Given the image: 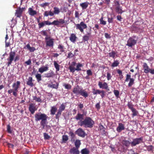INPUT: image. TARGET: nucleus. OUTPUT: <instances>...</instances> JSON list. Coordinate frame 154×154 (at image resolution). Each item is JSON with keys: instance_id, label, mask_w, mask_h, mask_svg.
<instances>
[{"instance_id": "obj_1", "label": "nucleus", "mask_w": 154, "mask_h": 154, "mask_svg": "<svg viewBox=\"0 0 154 154\" xmlns=\"http://www.w3.org/2000/svg\"><path fill=\"white\" fill-rule=\"evenodd\" d=\"M35 120L38 122L41 120L40 124L42 129H44L46 125L47 124V119L48 117L47 115L44 113L38 112L35 115Z\"/></svg>"}, {"instance_id": "obj_2", "label": "nucleus", "mask_w": 154, "mask_h": 154, "mask_svg": "<svg viewBox=\"0 0 154 154\" xmlns=\"http://www.w3.org/2000/svg\"><path fill=\"white\" fill-rule=\"evenodd\" d=\"M78 124L81 126H83L85 128H92L94 124V121L91 118L86 117L83 120H80Z\"/></svg>"}, {"instance_id": "obj_3", "label": "nucleus", "mask_w": 154, "mask_h": 154, "mask_svg": "<svg viewBox=\"0 0 154 154\" xmlns=\"http://www.w3.org/2000/svg\"><path fill=\"white\" fill-rule=\"evenodd\" d=\"M20 56L18 54H16L15 51H11L9 54V56L7 59L8 62L7 64L8 66L11 65L12 62H16L20 60Z\"/></svg>"}, {"instance_id": "obj_4", "label": "nucleus", "mask_w": 154, "mask_h": 154, "mask_svg": "<svg viewBox=\"0 0 154 154\" xmlns=\"http://www.w3.org/2000/svg\"><path fill=\"white\" fill-rule=\"evenodd\" d=\"M20 82L19 81H17L16 83H13L12 87L13 89H10L8 91L9 94L13 93V95L15 97H17V93L18 92V89L20 88Z\"/></svg>"}, {"instance_id": "obj_5", "label": "nucleus", "mask_w": 154, "mask_h": 154, "mask_svg": "<svg viewBox=\"0 0 154 154\" xmlns=\"http://www.w3.org/2000/svg\"><path fill=\"white\" fill-rule=\"evenodd\" d=\"M72 92L76 95H80L85 98H86L88 96L87 92L82 88H80L78 85L73 88Z\"/></svg>"}, {"instance_id": "obj_6", "label": "nucleus", "mask_w": 154, "mask_h": 154, "mask_svg": "<svg viewBox=\"0 0 154 154\" xmlns=\"http://www.w3.org/2000/svg\"><path fill=\"white\" fill-rule=\"evenodd\" d=\"M44 22L45 24L48 25H53L56 26L63 25L65 23L64 20L62 19H60L58 20H55L52 23L48 21H44Z\"/></svg>"}, {"instance_id": "obj_7", "label": "nucleus", "mask_w": 154, "mask_h": 154, "mask_svg": "<svg viewBox=\"0 0 154 154\" xmlns=\"http://www.w3.org/2000/svg\"><path fill=\"white\" fill-rule=\"evenodd\" d=\"M76 29L79 30L81 32L83 33L84 30L86 29L87 26L84 22H81L79 24H75Z\"/></svg>"}, {"instance_id": "obj_8", "label": "nucleus", "mask_w": 154, "mask_h": 154, "mask_svg": "<svg viewBox=\"0 0 154 154\" xmlns=\"http://www.w3.org/2000/svg\"><path fill=\"white\" fill-rule=\"evenodd\" d=\"M131 73H129L126 75V79H125V82H129L128 84V86L129 87H131L132 85L134 84L135 79L133 78H131Z\"/></svg>"}, {"instance_id": "obj_9", "label": "nucleus", "mask_w": 154, "mask_h": 154, "mask_svg": "<svg viewBox=\"0 0 154 154\" xmlns=\"http://www.w3.org/2000/svg\"><path fill=\"white\" fill-rule=\"evenodd\" d=\"M143 67L144 69V72L145 73L147 74L150 72L152 74H154V69H149L146 63H143Z\"/></svg>"}, {"instance_id": "obj_10", "label": "nucleus", "mask_w": 154, "mask_h": 154, "mask_svg": "<svg viewBox=\"0 0 154 154\" xmlns=\"http://www.w3.org/2000/svg\"><path fill=\"white\" fill-rule=\"evenodd\" d=\"M45 40L46 42V46L52 47L54 45V40L53 38H51L50 37H46Z\"/></svg>"}, {"instance_id": "obj_11", "label": "nucleus", "mask_w": 154, "mask_h": 154, "mask_svg": "<svg viewBox=\"0 0 154 154\" xmlns=\"http://www.w3.org/2000/svg\"><path fill=\"white\" fill-rule=\"evenodd\" d=\"M137 41L132 37H130L128 40L126 45L129 47H132L137 43Z\"/></svg>"}, {"instance_id": "obj_12", "label": "nucleus", "mask_w": 154, "mask_h": 154, "mask_svg": "<svg viewBox=\"0 0 154 154\" xmlns=\"http://www.w3.org/2000/svg\"><path fill=\"white\" fill-rule=\"evenodd\" d=\"M143 140V138L140 137L139 138L134 139L132 142H131V146H135L137 144L141 143Z\"/></svg>"}, {"instance_id": "obj_13", "label": "nucleus", "mask_w": 154, "mask_h": 154, "mask_svg": "<svg viewBox=\"0 0 154 154\" xmlns=\"http://www.w3.org/2000/svg\"><path fill=\"white\" fill-rule=\"evenodd\" d=\"M93 94H100L102 98H103L105 96V92L103 90L100 91L99 90H96L94 88L93 89Z\"/></svg>"}, {"instance_id": "obj_14", "label": "nucleus", "mask_w": 154, "mask_h": 154, "mask_svg": "<svg viewBox=\"0 0 154 154\" xmlns=\"http://www.w3.org/2000/svg\"><path fill=\"white\" fill-rule=\"evenodd\" d=\"M76 134H77L79 136L82 137H84L86 135L85 132L84 131L82 128L78 129L75 132Z\"/></svg>"}, {"instance_id": "obj_15", "label": "nucleus", "mask_w": 154, "mask_h": 154, "mask_svg": "<svg viewBox=\"0 0 154 154\" xmlns=\"http://www.w3.org/2000/svg\"><path fill=\"white\" fill-rule=\"evenodd\" d=\"M25 9L24 8H19L16 10L15 15L17 17H20L21 16L22 12Z\"/></svg>"}, {"instance_id": "obj_16", "label": "nucleus", "mask_w": 154, "mask_h": 154, "mask_svg": "<svg viewBox=\"0 0 154 154\" xmlns=\"http://www.w3.org/2000/svg\"><path fill=\"white\" fill-rule=\"evenodd\" d=\"M29 110L32 114H33L35 110H36L35 104L33 103H30L29 106Z\"/></svg>"}, {"instance_id": "obj_17", "label": "nucleus", "mask_w": 154, "mask_h": 154, "mask_svg": "<svg viewBox=\"0 0 154 154\" xmlns=\"http://www.w3.org/2000/svg\"><path fill=\"white\" fill-rule=\"evenodd\" d=\"M91 29H90L89 32H87V34L84 35L82 38V41L84 42H88L89 39L90 35H91Z\"/></svg>"}, {"instance_id": "obj_18", "label": "nucleus", "mask_w": 154, "mask_h": 154, "mask_svg": "<svg viewBox=\"0 0 154 154\" xmlns=\"http://www.w3.org/2000/svg\"><path fill=\"white\" fill-rule=\"evenodd\" d=\"M68 134L70 137L71 141L72 142H74L76 139V136L73 131L72 130H70Z\"/></svg>"}, {"instance_id": "obj_19", "label": "nucleus", "mask_w": 154, "mask_h": 154, "mask_svg": "<svg viewBox=\"0 0 154 154\" xmlns=\"http://www.w3.org/2000/svg\"><path fill=\"white\" fill-rule=\"evenodd\" d=\"M98 85L100 88L107 89L108 88L107 84L106 82H104L103 83L102 82H99Z\"/></svg>"}, {"instance_id": "obj_20", "label": "nucleus", "mask_w": 154, "mask_h": 154, "mask_svg": "<svg viewBox=\"0 0 154 154\" xmlns=\"http://www.w3.org/2000/svg\"><path fill=\"white\" fill-rule=\"evenodd\" d=\"M76 64V62H72L71 63V65L69 67V69L70 70V72L73 73H74L75 72V66Z\"/></svg>"}, {"instance_id": "obj_21", "label": "nucleus", "mask_w": 154, "mask_h": 154, "mask_svg": "<svg viewBox=\"0 0 154 154\" xmlns=\"http://www.w3.org/2000/svg\"><path fill=\"white\" fill-rule=\"evenodd\" d=\"M125 129L124 125L122 123H119L118 126L116 128V131L118 132H120Z\"/></svg>"}, {"instance_id": "obj_22", "label": "nucleus", "mask_w": 154, "mask_h": 154, "mask_svg": "<svg viewBox=\"0 0 154 154\" xmlns=\"http://www.w3.org/2000/svg\"><path fill=\"white\" fill-rule=\"evenodd\" d=\"M117 4L116 5V7L115 8L116 11L117 13L119 14H122L123 12L122 9L120 7L119 3L117 1L116 2Z\"/></svg>"}, {"instance_id": "obj_23", "label": "nucleus", "mask_w": 154, "mask_h": 154, "mask_svg": "<svg viewBox=\"0 0 154 154\" xmlns=\"http://www.w3.org/2000/svg\"><path fill=\"white\" fill-rule=\"evenodd\" d=\"M70 40L73 43H75L76 41L77 37L75 34L72 33L69 37Z\"/></svg>"}, {"instance_id": "obj_24", "label": "nucleus", "mask_w": 154, "mask_h": 154, "mask_svg": "<svg viewBox=\"0 0 154 154\" xmlns=\"http://www.w3.org/2000/svg\"><path fill=\"white\" fill-rule=\"evenodd\" d=\"M78 149L76 147H73L70 149L69 152L71 154H79L80 152L78 150Z\"/></svg>"}, {"instance_id": "obj_25", "label": "nucleus", "mask_w": 154, "mask_h": 154, "mask_svg": "<svg viewBox=\"0 0 154 154\" xmlns=\"http://www.w3.org/2000/svg\"><path fill=\"white\" fill-rule=\"evenodd\" d=\"M121 143L123 146L126 147H128L131 144V142L129 141L124 139L122 140Z\"/></svg>"}, {"instance_id": "obj_26", "label": "nucleus", "mask_w": 154, "mask_h": 154, "mask_svg": "<svg viewBox=\"0 0 154 154\" xmlns=\"http://www.w3.org/2000/svg\"><path fill=\"white\" fill-rule=\"evenodd\" d=\"M89 3L88 2H85L80 4V6L82 7V10L86 9L88 7Z\"/></svg>"}, {"instance_id": "obj_27", "label": "nucleus", "mask_w": 154, "mask_h": 154, "mask_svg": "<svg viewBox=\"0 0 154 154\" xmlns=\"http://www.w3.org/2000/svg\"><path fill=\"white\" fill-rule=\"evenodd\" d=\"M131 28L133 31L135 32H138L140 30H142V28H140L137 26H135L134 24H132L131 26Z\"/></svg>"}, {"instance_id": "obj_28", "label": "nucleus", "mask_w": 154, "mask_h": 154, "mask_svg": "<svg viewBox=\"0 0 154 154\" xmlns=\"http://www.w3.org/2000/svg\"><path fill=\"white\" fill-rule=\"evenodd\" d=\"M28 13L30 15L33 16L37 14V12L36 11L33 10L32 8H30L28 9Z\"/></svg>"}, {"instance_id": "obj_29", "label": "nucleus", "mask_w": 154, "mask_h": 154, "mask_svg": "<svg viewBox=\"0 0 154 154\" xmlns=\"http://www.w3.org/2000/svg\"><path fill=\"white\" fill-rule=\"evenodd\" d=\"M44 17H48V16H53L54 15V14L53 12L51 11H45L44 14Z\"/></svg>"}, {"instance_id": "obj_30", "label": "nucleus", "mask_w": 154, "mask_h": 154, "mask_svg": "<svg viewBox=\"0 0 154 154\" xmlns=\"http://www.w3.org/2000/svg\"><path fill=\"white\" fill-rule=\"evenodd\" d=\"M32 77H30L29 78L28 81L27 82L26 84L30 87H32L34 86V84L32 82Z\"/></svg>"}, {"instance_id": "obj_31", "label": "nucleus", "mask_w": 154, "mask_h": 154, "mask_svg": "<svg viewBox=\"0 0 154 154\" xmlns=\"http://www.w3.org/2000/svg\"><path fill=\"white\" fill-rule=\"evenodd\" d=\"M66 107L65 103H62L59 107L58 111L62 113V112L65 109Z\"/></svg>"}, {"instance_id": "obj_32", "label": "nucleus", "mask_w": 154, "mask_h": 154, "mask_svg": "<svg viewBox=\"0 0 154 154\" xmlns=\"http://www.w3.org/2000/svg\"><path fill=\"white\" fill-rule=\"evenodd\" d=\"M75 118L77 120H83V114L78 113Z\"/></svg>"}, {"instance_id": "obj_33", "label": "nucleus", "mask_w": 154, "mask_h": 154, "mask_svg": "<svg viewBox=\"0 0 154 154\" xmlns=\"http://www.w3.org/2000/svg\"><path fill=\"white\" fill-rule=\"evenodd\" d=\"M48 70V67L47 66H45L39 68L38 69V71L41 73H42Z\"/></svg>"}, {"instance_id": "obj_34", "label": "nucleus", "mask_w": 154, "mask_h": 154, "mask_svg": "<svg viewBox=\"0 0 154 154\" xmlns=\"http://www.w3.org/2000/svg\"><path fill=\"white\" fill-rule=\"evenodd\" d=\"M54 74L53 71H51L50 73H46L45 74V77L49 78L53 77L54 76Z\"/></svg>"}, {"instance_id": "obj_35", "label": "nucleus", "mask_w": 154, "mask_h": 154, "mask_svg": "<svg viewBox=\"0 0 154 154\" xmlns=\"http://www.w3.org/2000/svg\"><path fill=\"white\" fill-rule=\"evenodd\" d=\"M83 66V65L82 64L80 63H78L76 65V68H75V71H80L82 70L81 67Z\"/></svg>"}, {"instance_id": "obj_36", "label": "nucleus", "mask_w": 154, "mask_h": 154, "mask_svg": "<svg viewBox=\"0 0 154 154\" xmlns=\"http://www.w3.org/2000/svg\"><path fill=\"white\" fill-rule=\"evenodd\" d=\"M143 23L141 21H137L135 22L134 23H133V24L135 25V26H137L142 28V25L143 24Z\"/></svg>"}, {"instance_id": "obj_37", "label": "nucleus", "mask_w": 154, "mask_h": 154, "mask_svg": "<svg viewBox=\"0 0 154 154\" xmlns=\"http://www.w3.org/2000/svg\"><path fill=\"white\" fill-rule=\"evenodd\" d=\"M81 144V143L80 140H76L75 142V145L76 148H79Z\"/></svg>"}, {"instance_id": "obj_38", "label": "nucleus", "mask_w": 154, "mask_h": 154, "mask_svg": "<svg viewBox=\"0 0 154 154\" xmlns=\"http://www.w3.org/2000/svg\"><path fill=\"white\" fill-rule=\"evenodd\" d=\"M57 48L60 50V51L61 52H64L65 51V48L64 46L61 44L58 45Z\"/></svg>"}, {"instance_id": "obj_39", "label": "nucleus", "mask_w": 154, "mask_h": 154, "mask_svg": "<svg viewBox=\"0 0 154 154\" xmlns=\"http://www.w3.org/2000/svg\"><path fill=\"white\" fill-rule=\"evenodd\" d=\"M132 112V117L133 118L134 116H137L138 114V112L136 109L134 108V109L131 110Z\"/></svg>"}, {"instance_id": "obj_40", "label": "nucleus", "mask_w": 154, "mask_h": 154, "mask_svg": "<svg viewBox=\"0 0 154 154\" xmlns=\"http://www.w3.org/2000/svg\"><path fill=\"white\" fill-rule=\"evenodd\" d=\"M119 64V63L118 60H114L113 62L111 65V66L112 67H116L118 66Z\"/></svg>"}, {"instance_id": "obj_41", "label": "nucleus", "mask_w": 154, "mask_h": 154, "mask_svg": "<svg viewBox=\"0 0 154 154\" xmlns=\"http://www.w3.org/2000/svg\"><path fill=\"white\" fill-rule=\"evenodd\" d=\"M54 11L53 13L55 14H58L60 12L59 9L57 7H54Z\"/></svg>"}, {"instance_id": "obj_42", "label": "nucleus", "mask_w": 154, "mask_h": 154, "mask_svg": "<svg viewBox=\"0 0 154 154\" xmlns=\"http://www.w3.org/2000/svg\"><path fill=\"white\" fill-rule=\"evenodd\" d=\"M81 153L82 154H89L90 151L87 148H85L81 150Z\"/></svg>"}, {"instance_id": "obj_43", "label": "nucleus", "mask_w": 154, "mask_h": 154, "mask_svg": "<svg viewBox=\"0 0 154 154\" xmlns=\"http://www.w3.org/2000/svg\"><path fill=\"white\" fill-rule=\"evenodd\" d=\"M57 110V108L56 107L54 106L52 107L51 110V114L53 115L55 114Z\"/></svg>"}, {"instance_id": "obj_44", "label": "nucleus", "mask_w": 154, "mask_h": 154, "mask_svg": "<svg viewBox=\"0 0 154 154\" xmlns=\"http://www.w3.org/2000/svg\"><path fill=\"white\" fill-rule=\"evenodd\" d=\"M113 93H114L115 95V97H116L117 98L119 97V92L118 90H114L113 91Z\"/></svg>"}, {"instance_id": "obj_45", "label": "nucleus", "mask_w": 154, "mask_h": 154, "mask_svg": "<svg viewBox=\"0 0 154 154\" xmlns=\"http://www.w3.org/2000/svg\"><path fill=\"white\" fill-rule=\"evenodd\" d=\"M33 100L37 102H42V100L40 98L37 97L36 96H33Z\"/></svg>"}, {"instance_id": "obj_46", "label": "nucleus", "mask_w": 154, "mask_h": 154, "mask_svg": "<svg viewBox=\"0 0 154 154\" xmlns=\"http://www.w3.org/2000/svg\"><path fill=\"white\" fill-rule=\"evenodd\" d=\"M68 139V137L67 135H63L62 136V141L63 143H66Z\"/></svg>"}, {"instance_id": "obj_47", "label": "nucleus", "mask_w": 154, "mask_h": 154, "mask_svg": "<svg viewBox=\"0 0 154 154\" xmlns=\"http://www.w3.org/2000/svg\"><path fill=\"white\" fill-rule=\"evenodd\" d=\"M116 54V53L115 51H112L111 52H110L109 54V57H112L113 58H114L115 57Z\"/></svg>"}, {"instance_id": "obj_48", "label": "nucleus", "mask_w": 154, "mask_h": 154, "mask_svg": "<svg viewBox=\"0 0 154 154\" xmlns=\"http://www.w3.org/2000/svg\"><path fill=\"white\" fill-rule=\"evenodd\" d=\"M54 65L56 69V70L57 71H59L60 70V65L56 61L54 62Z\"/></svg>"}, {"instance_id": "obj_49", "label": "nucleus", "mask_w": 154, "mask_h": 154, "mask_svg": "<svg viewBox=\"0 0 154 154\" xmlns=\"http://www.w3.org/2000/svg\"><path fill=\"white\" fill-rule=\"evenodd\" d=\"M35 77L36 78L37 81L38 82H39L42 80L41 75L39 73H37L35 75Z\"/></svg>"}, {"instance_id": "obj_50", "label": "nucleus", "mask_w": 154, "mask_h": 154, "mask_svg": "<svg viewBox=\"0 0 154 154\" xmlns=\"http://www.w3.org/2000/svg\"><path fill=\"white\" fill-rule=\"evenodd\" d=\"M58 84H57V85L55 84H52V85L49 84L48 87L49 88H53L57 89L58 87Z\"/></svg>"}, {"instance_id": "obj_51", "label": "nucleus", "mask_w": 154, "mask_h": 154, "mask_svg": "<svg viewBox=\"0 0 154 154\" xmlns=\"http://www.w3.org/2000/svg\"><path fill=\"white\" fill-rule=\"evenodd\" d=\"M127 106L129 108V109H130L131 110L134 109V105L132 104V103L130 102H128V104Z\"/></svg>"}, {"instance_id": "obj_52", "label": "nucleus", "mask_w": 154, "mask_h": 154, "mask_svg": "<svg viewBox=\"0 0 154 154\" xmlns=\"http://www.w3.org/2000/svg\"><path fill=\"white\" fill-rule=\"evenodd\" d=\"M100 29V27L99 25L97 24H95L94 25V27L93 28V29L95 32L97 31V30H99Z\"/></svg>"}, {"instance_id": "obj_53", "label": "nucleus", "mask_w": 154, "mask_h": 154, "mask_svg": "<svg viewBox=\"0 0 154 154\" xmlns=\"http://www.w3.org/2000/svg\"><path fill=\"white\" fill-rule=\"evenodd\" d=\"M100 24H101L105 25L106 24V22L105 21L103 20V17H102L100 19Z\"/></svg>"}, {"instance_id": "obj_54", "label": "nucleus", "mask_w": 154, "mask_h": 154, "mask_svg": "<svg viewBox=\"0 0 154 154\" xmlns=\"http://www.w3.org/2000/svg\"><path fill=\"white\" fill-rule=\"evenodd\" d=\"M63 86H64L66 89H71V86L69 84H64L63 85Z\"/></svg>"}, {"instance_id": "obj_55", "label": "nucleus", "mask_w": 154, "mask_h": 154, "mask_svg": "<svg viewBox=\"0 0 154 154\" xmlns=\"http://www.w3.org/2000/svg\"><path fill=\"white\" fill-rule=\"evenodd\" d=\"M107 78L108 80H109L111 79V78L112 77V76L111 75V73L108 72H107Z\"/></svg>"}, {"instance_id": "obj_56", "label": "nucleus", "mask_w": 154, "mask_h": 154, "mask_svg": "<svg viewBox=\"0 0 154 154\" xmlns=\"http://www.w3.org/2000/svg\"><path fill=\"white\" fill-rule=\"evenodd\" d=\"M45 23L44 21L41 23H38V26L39 28L43 27L45 25Z\"/></svg>"}, {"instance_id": "obj_57", "label": "nucleus", "mask_w": 154, "mask_h": 154, "mask_svg": "<svg viewBox=\"0 0 154 154\" xmlns=\"http://www.w3.org/2000/svg\"><path fill=\"white\" fill-rule=\"evenodd\" d=\"M49 5V3L48 2H45V3H42L40 5V6L44 8L46 6H48Z\"/></svg>"}, {"instance_id": "obj_58", "label": "nucleus", "mask_w": 154, "mask_h": 154, "mask_svg": "<svg viewBox=\"0 0 154 154\" xmlns=\"http://www.w3.org/2000/svg\"><path fill=\"white\" fill-rule=\"evenodd\" d=\"M74 56V54L71 52H70L68 54V56L67 57V58H72Z\"/></svg>"}, {"instance_id": "obj_59", "label": "nucleus", "mask_w": 154, "mask_h": 154, "mask_svg": "<svg viewBox=\"0 0 154 154\" xmlns=\"http://www.w3.org/2000/svg\"><path fill=\"white\" fill-rule=\"evenodd\" d=\"M61 114V112L58 111L57 114L56 115V119H58Z\"/></svg>"}, {"instance_id": "obj_60", "label": "nucleus", "mask_w": 154, "mask_h": 154, "mask_svg": "<svg viewBox=\"0 0 154 154\" xmlns=\"http://www.w3.org/2000/svg\"><path fill=\"white\" fill-rule=\"evenodd\" d=\"M7 131L10 134L11 133L12 131L11 130V127L10 125H8L7 126Z\"/></svg>"}, {"instance_id": "obj_61", "label": "nucleus", "mask_w": 154, "mask_h": 154, "mask_svg": "<svg viewBox=\"0 0 154 154\" xmlns=\"http://www.w3.org/2000/svg\"><path fill=\"white\" fill-rule=\"evenodd\" d=\"M41 34L45 36L46 37H48L47 33L46 31L43 30L41 31Z\"/></svg>"}, {"instance_id": "obj_62", "label": "nucleus", "mask_w": 154, "mask_h": 154, "mask_svg": "<svg viewBox=\"0 0 154 154\" xmlns=\"http://www.w3.org/2000/svg\"><path fill=\"white\" fill-rule=\"evenodd\" d=\"M107 19H108V21L109 23H113V19L112 17H111L110 18L108 17Z\"/></svg>"}, {"instance_id": "obj_63", "label": "nucleus", "mask_w": 154, "mask_h": 154, "mask_svg": "<svg viewBox=\"0 0 154 154\" xmlns=\"http://www.w3.org/2000/svg\"><path fill=\"white\" fill-rule=\"evenodd\" d=\"M87 73L88 76L91 75H92V73L91 70L90 69L87 70Z\"/></svg>"}, {"instance_id": "obj_64", "label": "nucleus", "mask_w": 154, "mask_h": 154, "mask_svg": "<svg viewBox=\"0 0 154 154\" xmlns=\"http://www.w3.org/2000/svg\"><path fill=\"white\" fill-rule=\"evenodd\" d=\"M153 149V146L152 145L148 146L147 147V150L148 151H151Z\"/></svg>"}]
</instances>
